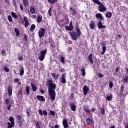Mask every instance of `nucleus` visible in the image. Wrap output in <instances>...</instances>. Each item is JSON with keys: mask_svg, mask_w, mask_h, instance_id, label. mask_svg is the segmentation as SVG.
Returning a JSON list of instances; mask_svg holds the SVG:
<instances>
[{"mask_svg": "<svg viewBox=\"0 0 128 128\" xmlns=\"http://www.w3.org/2000/svg\"><path fill=\"white\" fill-rule=\"evenodd\" d=\"M46 52H47L46 49L41 52L40 55L39 56V60H41V62H42V60H44V56H46Z\"/></svg>", "mask_w": 128, "mask_h": 128, "instance_id": "nucleus-4", "label": "nucleus"}, {"mask_svg": "<svg viewBox=\"0 0 128 128\" xmlns=\"http://www.w3.org/2000/svg\"><path fill=\"white\" fill-rule=\"evenodd\" d=\"M98 28L102 30V28H106V26L102 25V22H99L98 24Z\"/></svg>", "mask_w": 128, "mask_h": 128, "instance_id": "nucleus-12", "label": "nucleus"}, {"mask_svg": "<svg viewBox=\"0 0 128 128\" xmlns=\"http://www.w3.org/2000/svg\"><path fill=\"white\" fill-rule=\"evenodd\" d=\"M38 112L40 114V116H42V110H38Z\"/></svg>", "mask_w": 128, "mask_h": 128, "instance_id": "nucleus-49", "label": "nucleus"}, {"mask_svg": "<svg viewBox=\"0 0 128 128\" xmlns=\"http://www.w3.org/2000/svg\"><path fill=\"white\" fill-rule=\"evenodd\" d=\"M11 16H12V18H18V14L16 13H14V12H11Z\"/></svg>", "mask_w": 128, "mask_h": 128, "instance_id": "nucleus-20", "label": "nucleus"}, {"mask_svg": "<svg viewBox=\"0 0 128 128\" xmlns=\"http://www.w3.org/2000/svg\"><path fill=\"white\" fill-rule=\"evenodd\" d=\"M92 2L96 4H98V6H99V4H100L102 2H100V0H92Z\"/></svg>", "mask_w": 128, "mask_h": 128, "instance_id": "nucleus-26", "label": "nucleus"}, {"mask_svg": "<svg viewBox=\"0 0 128 128\" xmlns=\"http://www.w3.org/2000/svg\"><path fill=\"white\" fill-rule=\"evenodd\" d=\"M98 78H104V74H101L99 73L98 74Z\"/></svg>", "mask_w": 128, "mask_h": 128, "instance_id": "nucleus-52", "label": "nucleus"}, {"mask_svg": "<svg viewBox=\"0 0 128 128\" xmlns=\"http://www.w3.org/2000/svg\"><path fill=\"white\" fill-rule=\"evenodd\" d=\"M14 82L15 83L18 82H20V78H15L14 80Z\"/></svg>", "mask_w": 128, "mask_h": 128, "instance_id": "nucleus-41", "label": "nucleus"}, {"mask_svg": "<svg viewBox=\"0 0 128 128\" xmlns=\"http://www.w3.org/2000/svg\"><path fill=\"white\" fill-rule=\"evenodd\" d=\"M43 114H44V116H48V112H46V110H44Z\"/></svg>", "mask_w": 128, "mask_h": 128, "instance_id": "nucleus-48", "label": "nucleus"}, {"mask_svg": "<svg viewBox=\"0 0 128 128\" xmlns=\"http://www.w3.org/2000/svg\"><path fill=\"white\" fill-rule=\"evenodd\" d=\"M76 34H77L79 36H82V31H80V28H78V27H76Z\"/></svg>", "mask_w": 128, "mask_h": 128, "instance_id": "nucleus-14", "label": "nucleus"}, {"mask_svg": "<svg viewBox=\"0 0 128 128\" xmlns=\"http://www.w3.org/2000/svg\"><path fill=\"white\" fill-rule=\"evenodd\" d=\"M31 86L32 88V90L33 92H36V86H34L32 83H31Z\"/></svg>", "mask_w": 128, "mask_h": 128, "instance_id": "nucleus-24", "label": "nucleus"}, {"mask_svg": "<svg viewBox=\"0 0 128 128\" xmlns=\"http://www.w3.org/2000/svg\"><path fill=\"white\" fill-rule=\"evenodd\" d=\"M106 100L108 101L110 100H112V96H108L106 97Z\"/></svg>", "mask_w": 128, "mask_h": 128, "instance_id": "nucleus-42", "label": "nucleus"}, {"mask_svg": "<svg viewBox=\"0 0 128 128\" xmlns=\"http://www.w3.org/2000/svg\"><path fill=\"white\" fill-rule=\"evenodd\" d=\"M69 28H70V30H74V26H72V22H70L69 25Z\"/></svg>", "mask_w": 128, "mask_h": 128, "instance_id": "nucleus-36", "label": "nucleus"}, {"mask_svg": "<svg viewBox=\"0 0 128 128\" xmlns=\"http://www.w3.org/2000/svg\"><path fill=\"white\" fill-rule=\"evenodd\" d=\"M26 94L27 96H28V94H30V86H26Z\"/></svg>", "mask_w": 128, "mask_h": 128, "instance_id": "nucleus-25", "label": "nucleus"}, {"mask_svg": "<svg viewBox=\"0 0 128 128\" xmlns=\"http://www.w3.org/2000/svg\"><path fill=\"white\" fill-rule=\"evenodd\" d=\"M90 62L91 64H94V60H92V58H90L88 59Z\"/></svg>", "mask_w": 128, "mask_h": 128, "instance_id": "nucleus-53", "label": "nucleus"}, {"mask_svg": "<svg viewBox=\"0 0 128 128\" xmlns=\"http://www.w3.org/2000/svg\"><path fill=\"white\" fill-rule=\"evenodd\" d=\"M2 54H6V51H4V50H2Z\"/></svg>", "mask_w": 128, "mask_h": 128, "instance_id": "nucleus-61", "label": "nucleus"}, {"mask_svg": "<svg viewBox=\"0 0 128 128\" xmlns=\"http://www.w3.org/2000/svg\"><path fill=\"white\" fill-rule=\"evenodd\" d=\"M24 68H22L20 70V76H22L24 74Z\"/></svg>", "mask_w": 128, "mask_h": 128, "instance_id": "nucleus-39", "label": "nucleus"}, {"mask_svg": "<svg viewBox=\"0 0 128 128\" xmlns=\"http://www.w3.org/2000/svg\"><path fill=\"white\" fill-rule=\"evenodd\" d=\"M113 86H114V84H112V82H110V84H109L110 88H112Z\"/></svg>", "mask_w": 128, "mask_h": 128, "instance_id": "nucleus-51", "label": "nucleus"}, {"mask_svg": "<svg viewBox=\"0 0 128 128\" xmlns=\"http://www.w3.org/2000/svg\"><path fill=\"white\" fill-rule=\"evenodd\" d=\"M50 114H52V116H54V114H55L54 112V111H52V110L50 111Z\"/></svg>", "mask_w": 128, "mask_h": 128, "instance_id": "nucleus-56", "label": "nucleus"}, {"mask_svg": "<svg viewBox=\"0 0 128 128\" xmlns=\"http://www.w3.org/2000/svg\"><path fill=\"white\" fill-rule=\"evenodd\" d=\"M60 60L62 64H64V56L61 57Z\"/></svg>", "mask_w": 128, "mask_h": 128, "instance_id": "nucleus-43", "label": "nucleus"}, {"mask_svg": "<svg viewBox=\"0 0 128 128\" xmlns=\"http://www.w3.org/2000/svg\"><path fill=\"white\" fill-rule=\"evenodd\" d=\"M49 4H56V2H57L58 0H48Z\"/></svg>", "mask_w": 128, "mask_h": 128, "instance_id": "nucleus-28", "label": "nucleus"}, {"mask_svg": "<svg viewBox=\"0 0 128 128\" xmlns=\"http://www.w3.org/2000/svg\"><path fill=\"white\" fill-rule=\"evenodd\" d=\"M8 124V127L7 128H14V126H12V125H10V122H7Z\"/></svg>", "mask_w": 128, "mask_h": 128, "instance_id": "nucleus-40", "label": "nucleus"}, {"mask_svg": "<svg viewBox=\"0 0 128 128\" xmlns=\"http://www.w3.org/2000/svg\"><path fill=\"white\" fill-rule=\"evenodd\" d=\"M112 14L110 12H107L106 14V17L108 18H112Z\"/></svg>", "mask_w": 128, "mask_h": 128, "instance_id": "nucleus-22", "label": "nucleus"}, {"mask_svg": "<svg viewBox=\"0 0 128 128\" xmlns=\"http://www.w3.org/2000/svg\"><path fill=\"white\" fill-rule=\"evenodd\" d=\"M36 28V25L32 24L30 27V30H34Z\"/></svg>", "mask_w": 128, "mask_h": 128, "instance_id": "nucleus-38", "label": "nucleus"}, {"mask_svg": "<svg viewBox=\"0 0 128 128\" xmlns=\"http://www.w3.org/2000/svg\"><path fill=\"white\" fill-rule=\"evenodd\" d=\"M96 18H98L99 20H104V16H102V14H96Z\"/></svg>", "mask_w": 128, "mask_h": 128, "instance_id": "nucleus-10", "label": "nucleus"}, {"mask_svg": "<svg viewBox=\"0 0 128 128\" xmlns=\"http://www.w3.org/2000/svg\"><path fill=\"white\" fill-rule=\"evenodd\" d=\"M8 92L9 96H12V88L10 86L8 87Z\"/></svg>", "mask_w": 128, "mask_h": 128, "instance_id": "nucleus-19", "label": "nucleus"}, {"mask_svg": "<svg viewBox=\"0 0 128 128\" xmlns=\"http://www.w3.org/2000/svg\"><path fill=\"white\" fill-rule=\"evenodd\" d=\"M44 34H46V30L44 28H41L38 32V34L40 38H42L44 36Z\"/></svg>", "mask_w": 128, "mask_h": 128, "instance_id": "nucleus-2", "label": "nucleus"}, {"mask_svg": "<svg viewBox=\"0 0 128 128\" xmlns=\"http://www.w3.org/2000/svg\"><path fill=\"white\" fill-rule=\"evenodd\" d=\"M70 34L73 40H78V36H79L76 31H72L70 32Z\"/></svg>", "mask_w": 128, "mask_h": 128, "instance_id": "nucleus-3", "label": "nucleus"}, {"mask_svg": "<svg viewBox=\"0 0 128 128\" xmlns=\"http://www.w3.org/2000/svg\"><path fill=\"white\" fill-rule=\"evenodd\" d=\"M14 32L16 34V36H20V31L18 30V29L15 28Z\"/></svg>", "mask_w": 128, "mask_h": 128, "instance_id": "nucleus-31", "label": "nucleus"}, {"mask_svg": "<svg viewBox=\"0 0 128 128\" xmlns=\"http://www.w3.org/2000/svg\"><path fill=\"white\" fill-rule=\"evenodd\" d=\"M18 60H24V57H22V56H20L18 58Z\"/></svg>", "mask_w": 128, "mask_h": 128, "instance_id": "nucleus-57", "label": "nucleus"}, {"mask_svg": "<svg viewBox=\"0 0 128 128\" xmlns=\"http://www.w3.org/2000/svg\"><path fill=\"white\" fill-rule=\"evenodd\" d=\"M101 110V114H102V116H104L106 114V110L104 108H102Z\"/></svg>", "mask_w": 128, "mask_h": 128, "instance_id": "nucleus-29", "label": "nucleus"}, {"mask_svg": "<svg viewBox=\"0 0 128 128\" xmlns=\"http://www.w3.org/2000/svg\"><path fill=\"white\" fill-rule=\"evenodd\" d=\"M81 72H82V76H86V70L84 68H82L81 70Z\"/></svg>", "mask_w": 128, "mask_h": 128, "instance_id": "nucleus-32", "label": "nucleus"}, {"mask_svg": "<svg viewBox=\"0 0 128 128\" xmlns=\"http://www.w3.org/2000/svg\"><path fill=\"white\" fill-rule=\"evenodd\" d=\"M88 58H92V54H90V55L88 56Z\"/></svg>", "mask_w": 128, "mask_h": 128, "instance_id": "nucleus-55", "label": "nucleus"}, {"mask_svg": "<svg viewBox=\"0 0 128 128\" xmlns=\"http://www.w3.org/2000/svg\"><path fill=\"white\" fill-rule=\"evenodd\" d=\"M5 104H10V100L6 99L5 100Z\"/></svg>", "mask_w": 128, "mask_h": 128, "instance_id": "nucleus-45", "label": "nucleus"}, {"mask_svg": "<svg viewBox=\"0 0 128 128\" xmlns=\"http://www.w3.org/2000/svg\"><path fill=\"white\" fill-rule=\"evenodd\" d=\"M3 70L6 72H10V68H8L6 66H4Z\"/></svg>", "mask_w": 128, "mask_h": 128, "instance_id": "nucleus-30", "label": "nucleus"}, {"mask_svg": "<svg viewBox=\"0 0 128 128\" xmlns=\"http://www.w3.org/2000/svg\"><path fill=\"white\" fill-rule=\"evenodd\" d=\"M48 82L50 86L48 88V93L50 96V98L51 100H56V91L55 88H56V86L54 83H51L52 81L50 80H48Z\"/></svg>", "mask_w": 128, "mask_h": 128, "instance_id": "nucleus-1", "label": "nucleus"}, {"mask_svg": "<svg viewBox=\"0 0 128 128\" xmlns=\"http://www.w3.org/2000/svg\"><path fill=\"white\" fill-rule=\"evenodd\" d=\"M24 22H25L24 27L25 28H28V24H29L28 19V17L24 16Z\"/></svg>", "mask_w": 128, "mask_h": 128, "instance_id": "nucleus-9", "label": "nucleus"}, {"mask_svg": "<svg viewBox=\"0 0 128 128\" xmlns=\"http://www.w3.org/2000/svg\"><path fill=\"white\" fill-rule=\"evenodd\" d=\"M9 120L10 122V125L12 126H14V117L12 116H10L9 118Z\"/></svg>", "mask_w": 128, "mask_h": 128, "instance_id": "nucleus-8", "label": "nucleus"}, {"mask_svg": "<svg viewBox=\"0 0 128 128\" xmlns=\"http://www.w3.org/2000/svg\"><path fill=\"white\" fill-rule=\"evenodd\" d=\"M125 70H126V74H128V68H126Z\"/></svg>", "mask_w": 128, "mask_h": 128, "instance_id": "nucleus-63", "label": "nucleus"}, {"mask_svg": "<svg viewBox=\"0 0 128 128\" xmlns=\"http://www.w3.org/2000/svg\"><path fill=\"white\" fill-rule=\"evenodd\" d=\"M66 74L65 73L62 74V76L60 78V82H62V84H66Z\"/></svg>", "mask_w": 128, "mask_h": 128, "instance_id": "nucleus-6", "label": "nucleus"}, {"mask_svg": "<svg viewBox=\"0 0 128 128\" xmlns=\"http://www.w3.org/2000/svg\"><path fill=\"white\" fill-rule=\"evenodd\" d=\"M63 126H64V128H68V120L65 119L63 120Z\"/></svg>", "mask_w": 128, "mask_h": 128, "instance_id": "nucleus-13", "label": "nucleus"}, {"mask_svg": "<svg viewBox=\"0 0 128 128\" xmlns=\"http://www.w3.org/2000/svg\"><path fill=\"white\" fill-rule=\"evenodd\" d=\"M65 28L66 30H70V26H65Z\"/></svg>", "mask_w": 128, "mask_h": 128, "instance_id": "nucleus-46", "label": "nucleus"}, {"mask_svg": "<svg viewBox=\"0 0 128 128\" xmlns=\"http://www.w3.org/2000/svg\"><path fill=\"white\" fill-rule=\"evenodd\" d=\"M102 50V54H104V52H106V47L103 46Z\"/></svg>", "mask_w": 128, "mask_h": 128, "instance_id": "nucleus-35", "label": "nucleus"}, {"mask_svg": "<svg viewBox=\"0 0 128 128\" xmlns=\"http://www.w3.org/2000/svg\"><path fill=\"white\" fill-rule=\"evenodd\" d=\"M90 88L86 86H84L83 88V92L84 96H86L88 94V92Z\"/></svg>", "mask_w": 128, "mask_h": 128, "instance_id": "nucleus-7", "label": "nucleus"}, {"mask_svg": "<svg viewBox=\"0 0 128 128\" xmlns=\"http://www.w3.org/2000/svg\"><path fill=\"white\" fill-rule=\"evenodd\" d=\"M42 16L39 15L38 16L36 22H42Z\"/></svg>", "mask_w": 128, "mask_h": 128, "instance_id": "nucleus-15", "label": "nucleus"}, {"mask_svg": "<svg viewBox=\"0 0 128 128\" xmlns=\"http://www.w3.org/2000/svg\"><path fill=\"white\" fill-rule=\"evenodd\" d=\"M90 28L92 30H94V22H92L90 25Z\"/></svg>", "mask_w": 128, "mask_h": 128, "instance_id": "nucleus-27", "label": "nucleus"}, {"mask_svg": "<svg viewBox=\"0 0 128 128\" xmlns=\"http://www.w3.org/2000/svg\"><path fill=\"white\" fill-rule=\"evenodd\" d=\"M72 12L73 14H76V11L74 10H72Z\"/></svg>", "mask_w": 128, "mask_h": 128, "instance_id": "nucleus-64", "label": "nucleus"}, {"mask_svg": "<svg viewBox=\"0 0 128 128\" xmlns=\"http://www.w3.org/2000/svg\"><path fill=\"white\" fill-rule=\"evenodd\" d=\"M12 108V105L9 104L8 106H7V108L8 110H10V108Z\"/></svg>", "mask_w": 128, "mask_h": 128, "instance_id": "nucleus-50", "label": "nucleus"}, {"mask_svg": "<svg viewBox=\"0 0 128 128\" xmlns=\"http://www.w3.org/2000/svg\"><path fill=\"white\" fill-rule=\"evenodd\" d=\"M36 98L40 102H44V100H46V98H44V96L38 95L36 96Z\"/></svg>", "mask_w": 128, "mask_h": 128, "instance_id": "nucleus-11", "label": "nucleus"}, {"mask_svg": "<svg viewBox=\"0 0 128 128\" xmlns=\"http://www.w3.org/2000/svg\"><path fill=\"white\" fill-rule=\"evenodd\" d=\"M52 8L49 9V10L48 11V14H49V16H52Z\"/></svg>", "mask_w": 128, "mask_h": 128, "instance_id": "nucleus-37", "label": "nucleus"}, {"mask_svg": "<svg viewBox=\"0 0 128 128\" xmlns=\"http://www.w3.org/2000/svg\"><path fill=\"white\" fill-rule=\"evenodd\" d=\"M36 128H40V124H38V122H36Z\"/></svg>", "mask_w": 128, "mask_h": 128, "instance_id": "nucleus-54", "label": "nucleus"}, {"mask_svg": "<svg viewBox=\"0 0 128 128\" xmlns=\"http://www.w3.org/2000/svg\"><path fill=\"white\" fill-rule=\"evenodd\" d=\"M128 76H126L124 78V81L125 82H128Z\"/></svg>", "mask_w": 128, "mask_h": 128, "instance_id": "nucleus-44", "label": "nucleus"}, {"mask_svg": "<svg viewBox=\"0 0 128 128\" xmlns=\"http://www.w3.org/2000/svg\"><path fill=\"white\" fill-rule=\"evenodd\" d=\"M98 10H99V12H102L106 10V8L104 6L103 4L100 3V4H99V6H98Z\"/></svg>", "mask_w": 128, "mask_h": 128, "instance_id": "nucleus-5", "label": "nucleus"}, {"mask_svg": "<svg viewBox=\"0 0 128 128\" xmlns=\"http://www.w3.org/2000/svg\"><path fill=\"white\" fill-rule=\"evenodd\" d=\"M24 40H25V42H28V36H26V34H25L24 36Z\"/></svg>", "mask_w": 128, "mask_h": 128, "instance_id": "nucleus-47", "label": "nucleus"}, {"mask_svg": "<svg viewBox=\"0 0 128 128\" xmlns=\"http://www.w3.org/2000/svg\"><path fill=\"white\" fill-rule=\"evenodd\" d=\"M70 108L72 110L73 112H76V105H74V104H72L70 105Z\"/></svg>", "mask_w": 128, "mask_h": 128, "instance_id": "nucleus-17", "label": "nucleus"}, {"mask_svg": "<svg viewBox=\"0 0 128 128\" xmlns=\"http://www.w3.org/2000/svg\"><path fill=\"white\" fill-rule=\"evenodd\" d=\"M30 12H31V14H34L36 12V9L34 8V6H31L30 8Z\"/></svg>", "mask_w": 128, "mask_h": 128, "instance_id": "nucleus-21", "label": "nucleus"}, {"mask_svg": "<svg viewBox=\"0 0 128 128\" xmlns=\"http://www.w3.org/2000/svg\"><path fill=\"white\" fill-rule=\"evenodd\" d=\"M52 76H54V78H55V80H58V77L60 76L58 74H57L56 76V74L53 73L52 74Z\"/></svg>", "mask_w": 128, "mask_h": 128, "instance_id": "nucleus-33", "label": "nucleus"}, {"mask_svg": "<svg viewBox=\"0 0 128 128\" xmlns=\"http://www.w3.org/2000/svg\"><path fill=\"white\" fill-rule=\"evenodd\" d=\"M86 122L88 124H90V126H92V120L90 118H88L86 120Z\"/></svg>", "mask_w": 128, "mask_h": 128, "instance_id": "nucleus-16", "label": "nucleus"}, {"mask_svg": "<svg viewBox=\"0 0 128 128\" xmlns=\"http://www.w3.org/2000/svg\"><path fill=\"white\" fill-rule=\"evenodd\" d=\"M41 94H44V90H40Z\"/></svg>", "mask_w": 128, "mask_h": 128, "instance_id": "nucleus-59", "label": "nucleus"}, {"mask_svg": "<svg viewBox=\"0 0 128 128\" xmlns=\"http://www.w3.org/2000/svg\"><path fill=\"white\" fill-rule=\"evenodd\" d=\"M18 120H21L22 119V116L20 115H18Z\"/></svg>", "mask_w": 128, "mask_h": 128, "instance_id": "nucleus-58", "label": "nucleus"}, {"mask_svg": "<svg viewBox=\"0 0 128 128\" xmlns=\"http://www.w3.org/2000/svg\"><path fill=\"white\" fill-rule=\"evenodd\" d=\"M116 72H118L120 70V68H116Z\"/></svg>", "mask_w": 128, "mask_h": 128, "instance_id": "nucleus-60", "label": "nucleus"}, {"mask_svg": "<svg viewBox=\"0 0 128 128\" xmlns=\"http://www.w3.org/2000/svg\"><path fill=\"white\" fill-rule=\"evenodd\" d=\"M20 8L22 10H24V8L22 7V5H20Z\"/></svg>", "mask_w": 128, "mask_h": 128, "instance_id": "nucleus-62", "label": "nucleus"}, {"mask_svg": "<svg viewBox=\"0 0 128 128\" xmlns=\"http://www.w3.org/2000/svg\"><path fill=\"white\" fill-rule=\"evenodd\" d=\"M84 110L85 112H90V108H88V107L85 106L84 107Z\"/></svg>", "mask_w": 128, "mask_h": 128, "instance_id": "nucleus-23", "label": "nucleus"}, {"mask_svg": "<svg viewBox=\"0 0 128 128\" xmlns=\"http://www.w3.org/2000/svg\"><path fill=\"white\" fill-rule=\"evenodd\" d=\"M23 2L24 6H28V4H30V2H28V0H23Z\"/></svg>", "mask_w": 128, "mask_h": 128, "instance_id": "nucleus-18", "label": "nucleus"}, {"mask_svg": "<svg viewBox=\"0 0 128 128\" xmlns=\"http://www.w3.org/2000/svg\"><path fill=\"white\" fill-rule=\"evenodd\" d=\"M8 19L10 22H12V16H10V15L8 16Z\"/></svg>", "mask_w": 128, "mask_h": 128, "instance_id": "nucleus-34", "label": "nucleus"}]
</instances>
